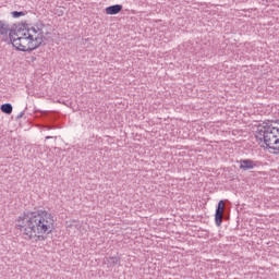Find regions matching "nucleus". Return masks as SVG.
I'll list each match as a JSON object with an SVG mask.
<instances>
[{"label": "nucleus", "mask_w": 279, "mask_h": 279, "mask_svg": "<svg viewBox=\"0 0 279 279\" xmlns=\"http://www.w3.org/2000/svg\"><path fill=\"white\" fill-rule=\"evenodd\" d=\"M226 210V203L223 201H219L217 209H216V214H215V221H216V226H218V228L221 226V223H223V211Z\"/></svg>", "instance_id": "4"}, {"label": "nucleus", "mask_w": 279, "mask_h": 279, "mask_svg": "<svg viewBox=\"0 0 279 279\" xmlns=\"http://www.w3.org/2000/svg\"><path fill=\"white\" fill-rule=\"evenodd\" d=\"M256 167V163L251 159H244L240 161V169L242 171H247L250 169H254Z\"/></svg>", "instance_id": "6"}, {"label": "nucleus", "mask_w": 279, "mask_h": 279, "mask_svg": "<svg viewBox=\"0 0 279 279\" xmlns=\"http://www.w3.org/2000/svg\"><path fill=\"white\" fill-rule=\"evenodd\" d=\"M0 110L4 112V114H12V106L10 104L2 105Z\"/></svg>", "instance_id": "7"}, {"label": "nucleus", "mask_w": 279, "mask_h": 279, "mask_svg": "<svg viewBox=\"0 0 279 279\" xmlns=\"http://www.w3.org/2000/svg\"><path fill=\"white\" fill-rule=\"evenodd\" d=\"M110 260L114 264L119 263V257H110Z\"/></svg>", "instance_id": "9"}, {"label": "nucleus", "mask_w": 279, "mask_h": 279, "mask_svg": "<svg viewBox=\"0 0 279 279\" xmlns=\"http://www.w3.org/2000/svg\"><path fill=\"white\" fill-rule=\"evenodd\" d=\"M15 226L26 241L40 243L56 229V217L46 209L28 210L19 216Z\"/></svg>", "instance_id": "2"}, {"label": "nucleus", "mask_w": 279, "mask_h": 279, "mask_svg": "<svg viewBox=\"0 0 279 279\" xmlns=\"http://www.w3.org/2000/svg\"><path fill=\"white\" fill-rule=\"evenodd\" d=\"M11 16H12V19H21V16H25V12L13 11V12H11Z\"/></svg>", "instance_id": "8"}, {"label": "nucleus", "mask_w": 279, "mask_h": 279, "mask_svg": "<svg viewBox=\"0 0 279 279\" xmlns=\"http://www.w3.org/2000/svg\"><path fill=\"white\" fill-rule=\"evenodd\" d=\"M0 36L9 37L17 51H34L38 47H43L47 40L44 25L22 23L16 26L5 20H0Z\"/></svg>", "instance_id": "1"}, {"label": "nucleus", "mask_w": 279, "mask_h": 279, "mask_svg": "<svg viewBox=\"0 0 279 279\" xmlns=\"http://www.w3.org/2000/svg\"><path fill=\"white\" fill-rule=\"evenodd\" d=\"M121 10H123V5L121 4H114L111 7H107L105 9L106 14H108L109 16H114V14H119V12H121Z\"/></svg>", "instance_id": "5"}, {"label": "nucleus", "mask_w": 279, "mask_h": 279, "mask_svg": "<svg viewBox=\"0 0 279 279\" xmlns=\"http://www.w3.org/2000/svg\"><path fill=\"white\" fill-rule=\"evenodd\" d=\"M255 138L270 154H279V126L259 124L255 132Z\"/></svg>", "instance_id": "3"}]
</instances>
